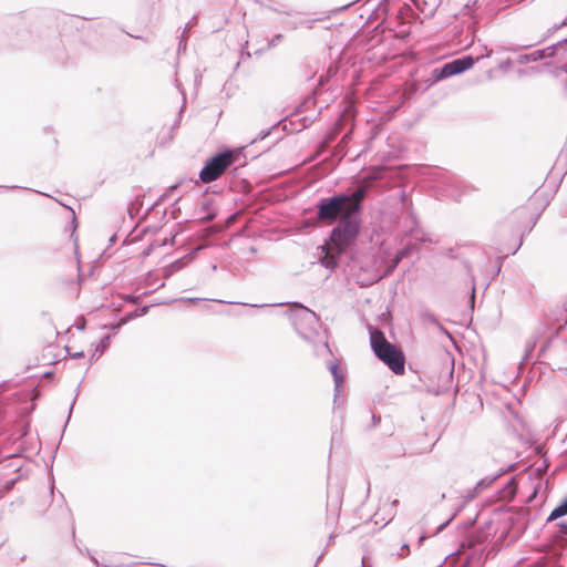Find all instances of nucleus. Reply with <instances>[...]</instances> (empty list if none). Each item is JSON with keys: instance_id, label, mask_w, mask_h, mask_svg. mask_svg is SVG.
<instances>
[{"instance_id": "1", "label": "nucleus", "mask_w": 567, "mask_h": 567, "mask_svg": "<svg viewBox=\"0 0 567 567\" xmlns=\"http://www.w3.org/2000/svg\"><path fill=\"white\" fill-rule=\"evenodd\" d=\"M367 196V187L360 186L347 192L336 193L330 197H322L316 204L317 216L326 223H334L341 214L347 213L348 207L353 203L363 204Z\"/></svg>"}, {"instance_id": "2", "label": "nucleus", "mask_w": 567, "mask_h": 567, "mask_svg": "<svg viewBox=\"0 0 567 567\" xmlns=\"http://www.w3.org/2000/svg\"><path fill=\"white\" fill-rule=\"evenodd\" d=\"M363 210V204L353 203L348 207L347 213L341 215L338 224L330 233V240L340 248H346L353 244L361 228L360 215Z\"/></svg>"}, {"instance_id": "3", "label": "nucleus", "mask_w": 567, "mask_h": 567, "mask_svg": "<svg viewBox=\"0 0 567 567\" xmlns=\"http://www.w3.org/2000/svg\"><path fill=\"white\" fill-rule=\"evenodd\" d=\"M370 344L374 355L396 375L405 372V357L399 348L389 342L380 330H370Z\"/></svg>"}, {"instance_id": "4", "label": "nucleus", "mask_w": 567, "mask_h": 567, "mask_svg": "<svg viewBox=\"0 0 567 567\" xmlns=\"http://www.w3.org/2000/svg\"><path fill=\"white\" fill-rule=\"evenodd\" d=\"M508 458H517V461H548L545 452V445L535 440L530 434H511V446L508 447Z\"/></svg>"}, {"instance_id": "5", "label": "nucleus", "mask_w": 567, "mask_h": 567, "mask_svg": "<svg viewBox=\"0 0 567 567\" xmlns=\"http://www.w3.org/2000/svg\"><path fill=\"white\" fill-rule=\"evenodd\" d=\"M241 148H226L210 156L199 172V179L204 184L218 179L231 165L240 161Z\"/></svg>"}, {"instance_id": "6", "label": "nucleus", "mask_w": 567, "mask_h": 567, "mask_svg": "<svg viewBox=\"0 0 567 567\" xmlns=\"http://www.w3.org/2000/svg\"><path fill=\"white\" fill-rule=\"evenodd\" d=\"M290 320L297 333L305 340L310 341L318 334L320 321L316 312L300 302H293L289 311Z\"/></svg>"}, {"instance_id": "7", "label": "nucleus", "mask_w": 567, "mask_h": 567, "mask_svg": "<svg viewBox=\"0 0 567 567\" xmlns=\"http://www.w3.org/2000/svg\"><path fill=\"white\" fill-rule=\"evenodd\" d=\"M452 76H454V74L452 72L451 65L449 62H446L440 68L432 69L429 76L425 79L415 81L409 89V94H414L419 90L424 92L437 82L450 79Z\"/></svg>"}, {"instance_id": "8", "label": "nucleus", "mask_w": 567, "mask_h": 567, "mask_svg": "<svg viewBox=\"0 0 567 567\" xmlns=\"http://www.w3.org/2000/svg\"><path fill=\"white\" fill-rule=\"evenodd\" d=\"M433 181L439 187H442L445 194L453 198L461 196V179L446 171H436L433 173Z\"/></svg>"}, {"instance_id": "9", "label": "nucleus", "mask_w": 567, "mask_h": 567, "mask_svg": "<svg viewBox=\"0 0 567 567\" xmlns=\"http://www.w3.org/2000/svg\"><path fill=\"white\" fill-rule=\"evenodd\" d=\"M504 473L503 470H499L493 475H487L480 481L476 482L475 486L467 491L466 494L463 495L464 502L468 503L472 499H474L480 493H482L485 488H487L493 482H495L502 474Z\"/></svg>"}, {"instance_id": "10", "label": "nucleus", "mask_w": 567, "mask_h": 567, "mask_svg": "<svg viewBox=\"0 0 567 567\" xmlns=\"http://www.w3.org/2000/svg\"><path fill=\"white\" fill-rule=\"evenodd\" d=\"M200 250V247H196L192 249L189 252L184 255L183 257L176 259L175 261L171 262L164 268V277L168 278L174 272L182 270L187 264L193 261L197 255V252Z\"/></svg>"}, {"instance_id": "11", "label": "nucleus", "mask_w": 567, "mask_h": 567, "mask_svg": "<svg viewBox=\"0 0 567 567\" xmlns=\"http://www.w3.org/2000/svg\"><path fill=\"white\" fill-rule=\"evenodd\" d=\"M287 125L284 123V121H278L274 125H271L269 128L261 130L258 135L250 142L251 144L256 143L257 141H264L265 138L269 136H274L272 144L278 143L281 138V132L286 131Z\"/></svg>"}, {"instance_id": "12", "label": "nucleus", "mask_w": 567, "mask_h": 567, "mask_svg": "<svg viewBox=\"0 0 567 567\" xmlns=\"http://www.w3.org/2000/svg\"><path fill=\"white\" fill-rule=\"evenodd\" d=\"M439 372V389L435 391V394H440L443 391H446L452 385L453 381V364H440L437 367Z\"/></svg>"}, {"instance_id": "13", "label": "nucleus", "mask_w": 567, "mask_h": 567, "mask_svg": "<svg viewBox=\"0 0 567 567\" xmlns=\"http://www.w3.org/2000/svg\"><path fill=\"white\" fill-rule=\"evenodd\" d=\"M35 403L25 402L23 406L19 409V425H20V437H24L29 433L30 423L28 421L29 415L34 411Z\"/></svg>"}, {"instance_id": "14", "label": "nucleus", "mask_w": 567, "mask_h": 567, "mask_svg": "<svg viewBox=\"0 0 567 567\" xmlns=\"http://www.w3.org/2000/svg\"><path fill=\"white\" fill-rule=\"evenodd\" d=\"M452 72L454 75H458L470 69H472L475 64V59L471 55H463L452 61H449Z\"/></svg>"}, {"instance_id": "15", "label": "nucleus", "mask_w": 567, "mask_h": 567, "mask_svg": "<svg viewBox=\"0 0 567 567\" xmlns=\"http://www.w3.org/2000/svg\"><path fill=\"white\" fill-rule=\"evenodd\" d=\"M328 369L330 370L332 378H333L334 398H337L342 390V385L344 382V374L342 373L340 365L337 361L329 363Z\"/></svg>"}, {"instance_id": "16", "label": "nucleus", "mask_w": 567, "mask_h": 567, "mask_svg": "<svg viewBox=\"0 0 567 567\" xmlns=\"http://www.w3.org/2000/svg\"><path fill=\"white\" fill-rule=\"evenodd\" d=\"M544 59H546L545 51L536 50V51L530 52V53L520 54L518 56V59H517V62L519 64H527L529 62H536V61H540V60H544Z\"/></svg>"}, {"instance_id": "17", "label": "nucleus", "mask_w": 567, "mask_h": 567, "mask_svg": "<svg viewBox=\"0 0 567 567\" xmlns=\"http://www.w3.org/2000/svg\"><path fill=\"white\" fill-rule=\"evenodd\" d=\"M150 308H151V306L146 305V306H142V307L126 313L122 318V324H126L127 322H130L138 317L145 316L150 311Z\"/></svg>"}, {"instance_id": "18", "label": "nucleus", "mask_w": 567, "mask_h": 567, "mask_svg": "<svg viewBox=\"0 0 567 567\" xmlns=\"http://www.w3.org/2000/svg\"><path fill=\"white\" fill-rule=\"evenodd\" d=\"M111 342V334H104L95 347V353L92 355L91 360L97 359L102 355L105 350L109 348Z\"/></svg>"}, {"instance_id": "19", "label": "nucleus", "mask_w": 567, "mask_h": 567, "mask_svg": "<svg viewBox=\"0 0 567 567\" xmlns=\"http://www.w3.org/2000/svg\"><path fill=\"white\" fill-rule=\"evenodd\" d=\"M565 515H567V497L551 511L547 518V522L555 520Z\"/></svg>"}, {"instance_id": "20", "label": "nucleus", "mask_w": 567, "mask_h": 567, "mask_svg": "<svg viewBox=\"0 0 567 567\" xmlns=\"http://www.w3.org/2000/svg\"><path fill=\"white\" fill-rule=\"evenodd\" d=\"M536 343H537V338H534L527 342L522 363H525V364L530 363L532 354L536 348Z\"/></svg>"}, {"instance_id": "21", "label": "nucleus", "mask_w": 567, "mask_h": 567, "mask_svg": "<svg viewBox=\"0 0 567 567\" xmlns=\"http://www.w3.org/2000/svg\"><path fill=\"white\" fill-rule=\"evenodd\" d=\"M517 491V481L515 476H512L507 483L504 485L503 495L504 496H514Z\"/></svg>"}, {"instance_id": "22", "label": "nucleus", "mask_w": 567, "mask_h": 567, "mask_svg": "<svg viewBox=\"0 0 567 567\" xmlns=\"http://www.w3.org/2000/svg\"><path fill=\"white\" fill-rule=\"evenodd\" d=\"M565 326H567V313H566V319H565L564 326H560V327L555 331V333H554L550 338H548V339L544 342V344L540 347V349H539V354H538L539 357H540V355H543V354L548 350V348L550 347L551 340H553L554 338H556V337L560 333L561 329H563Z\"/></svg>"}, {"instance_id": "23", "label": "nucleus", "mask_w": 567, "mask_h": 567, "mask_svg": "<svg viewBox=\"0 0 567 567\" xmlns=\"http://www.w3.org/2000/svg\"><path fill=\"white\" fill-rule=\"evenodd\" d=\"M13 457L22 458L25 462L32 461V455L28 454V450L22 449V447H19V450L17 452L8 454L6 456V458H13Z\"/></svg>"}, {"instance_id": "24", "label": "nucleus", "mask_w": 567, "mask_h": 567, "mask_svg": "<svg viewBox=\"0 0 567 567\" xmlns=\"http://www.w3.org/2000/svg\"><path fill=\"white\" fill-rule=\"evenodd\" d=\"M424 319H425L429 323H431V324H433V326L437 327L441 331H443L445 334H447V336H449V331H447V330H446V329H445V328H444V327L439 322V320H437V318L435 317V315H434V313H432V312H426V313L424 315Z\"/></svg>"}, {"instance_id": "25", "label": "nucleus", "mask_w": 567, "mask_h": 567, "mask_svg": "<svg viewBox=\"0 0 567 567\" xmlns=\"http://www.w3.org/2000/svg\"><path fill=\"white\" fill-rule=\"evenodd\" d=\"M567 43V39H564V40H560L558 41L557 43H554L545 49H542L543 51H545V54H546V59L547 58H550V56H554L556 50L559 48V47H563L564 44Z\"/></svg>"}, {"instance_id": "26", "label": "nucleus", "mask_w": 567, "mask_h": 567, "mask_svg": "<svg viewBox=\"0 0 567 567\" xmlns=\"http://www.w3.org/2000/svg\"><path fill=\"white\" fill-rule=\"evenodd\" d=\"M415 250V245H406L396 251L399 259L409 257Z\"/></svg>"}, {"instance_id": "27", "label": "nucleus", "mask_w": 567, "mask_h": 567, "mask_svg": "<svg viewBox=\"0 0 567 567\" xmlns=\"http://www.w3.org/2000/svg\"><path fill=\"white\" fill-rule=\"evenodd\" d=\"M176 301L190 302V303H197V302H200V301H216V302H221V303L225 302L224 300L202 299V298H179V299H174L171 302H176Z\"/></svg>"}, {"instance_id": "28", "label": "nucleus", "mask_w": 567, "mask_h": 567, "mask_svg": "<svg viewBox=\"0 0 567 567\" xmlns=\"http://www.w3.org/2000/svg\"><path fill=\"white\" fill-rule=\"evenodd\" d=\"M178 187V184H175V185H172L169 188H168V192L164 193L148 209H147V214L151 213L157 205H159V203L168 195V193H173L175 189H177Z\"/></svg>"}, {"instance_id": "29", "label": "nucleus", "mask_w": 567, "mask_h": 567, "mask_svg": "<svg viewBox=\"0 0 567 567\" xmlns=\"http://www.w3.org/2000/svg\"><path fill=\"white\" fill-rule=\"evenodd\" d=\"M403 259H399L398 255L395 254L394 258L392 259L391 264L389 265L384 276L390 275L402 261Z\"/></svg>"}, {"instance_id": "30", "label": "nucleus", "mask_w": 567, "mask_h": 567, "mask_svg": "<svg viewBox=\"0 0 567 567\" xmlns=\"http://www.w3.org/2000/svg\"><path fill=\"white\" fill-rule=\"evenodd\" d=\"M458 512H460V508H457L444 523H442L437 527L436 534L441 533L455 518V516L458 514Z\"/></svg>"}, {"instance_id": "31", "label": "nucleus", "mask_w": 567, "mask_h": 567, "mask_svg": "<svg viewBox=\"0 0 567 567\" xmlns=\"http://www.w3.org/2000/svg\"><path fill=\"white\" fill-rule=\"evenodd\" d=\"M179 199L181 198L175 199V202L172 204L171 216L173 219L178 218V216L181 214V208L178 207Z\"/></svg>"}, {"instance_id": "32", "label": "nucleus", "mask_w": 567, "mask_h": 567, "mask_svg": "<svg viewBox=\"0 0 567 567\" xmlns=\"http://www.w3.org/2000/svg\"><path fill=\"white\" fill-rule=\"evenodd\" d=\"M124 324H122V318L120 319V321L117 323H107V324H104L103 328L104 329H109V330H112L113 331V334H116L117 331L121 329V327H123Z\"/></svg>"}, {"instance_id": "33", "label": "nucleus", "mask_w": 567, "mask_h": 567, "mask_svg": "<svg viewBox=\"0 0 567 567\" xmlns=\"http://www.w3.org/2000/svg\"><path fill=\"white\" fill-rule=\"evenodd\" d=\"M284 35L281 33L275 34L268 42V48H275L280 41H282Z\"/></svg>"}, {"instance_id": "34", "label": "nucleus", "mask_w": 567, "mask_h": 567, "mask_svg": "<svg viewBox=\"0 0 567 567\" xmlns=\"http://www.w3.org/2000/svg\"><path fill=\"white\" fill-rule=\"evenodd\" d=\"M512 65H513V61L509 58H507L506 60H504L499 63V69L502 71L506 72V71L511 70Z\"/></svg>"}, {"instance_id": "35", "label": "nucleus", "mask_w": 567, "mask_h": 567, "mask_svg": "<svg viewBox=\"0 0 567 567\" xmlns=\"http://www.w3.org/2000/svg\"><path fill=\"white\" fill-rule=\"evenodd\" d=\"M140 296H135V295H126L124 296V301L126 302H131V303H138L140 302Z\"/></svg>"}, {"instance_id": "36", "label": "nucleus", "mask_w": 567, "mask_h": 567, "mask_svg": "<svg viewBox=\"0 0 567 567\" xmlns=\"http://www.w3.org/2000/svg\"><path fill=\"white\" fill-rule=\"evenodd\" d=\"M48 474H49V481H50V492H51V495H53V493H54V478H53V474H52V465L50 466V468H48Z\"/></svg>"}, {"instance_id": "37", "label": "nucleus", "mask_w": 567, "mask_h": 567, "mask_svg": "<svg viewBox=\"0 0 567 567\" xmlns=\"http://www.w3.org/2000/svg\"><path fill=\"white\" fill-rule=\"evenodd\" d=\"M530 47H532V44H526V45H522V47H505L504 50L509 51V52H517L520 49H528Z\"/></svg>"}, {"instance_id": "38", "label": "nucleus", "mask_w": 567, "mask_h": 567, "mask_svg": "<svg viewBox=\"0 0 567 567\" xmlns=\"http://www.w3.org/2000/svg\"><path fill=\"white\" fill-rule=\"evenodd\" d=\"M79 390H80V385L76 388V393L72 400V403L70 405V410H69V416H68V421L70 420L71 417V414H72V411H73V408H74V404H75V401H76V398H78V394H79Z\"/></svg>"}, {"instance_id": "39", "label": "nucleus", "mask_w": 567, "mask_h": 567, "mask_svg": "<svg viewBox=\"0 0 567 567\" xmlns=\"http://www.w3.org/2000/svg\"><path fill=\"white\" fill-rule=\"evenodd\" d=\"M560 535H567V523L560 522L557 524Z\"/></svg>"}, {"instance_id": "40", "label": "nucleus", "mask_w": 567, "mask_h": 567, "mask_svg": "<svg viewBox=\"0 0 567 567\" xmlns=\"http://www.w3.org/2000/svg\"><path fill=\"white\" fill-rule=\"evenodd\" d=\"M86 327V320L84 318H81L76 323H75V328L78 330H81L83 331Z\"/></svg>"}, {"instance_id": "41", "label": "nucleus", "mask_w": 567, "mask_h": 567, "mask_svg": "<svg viewBox=\"0 0 567 567\" xmlns=\"http://www.w3.org/2000/svg\"><path fill=\"white\" fill-rule=\"evenodd\" d=\"M198 23L197 16H193L190 21H188L185 25L186 30H190L192 27L196 25Z\"/></svg>"}, {"instance_id": "42", "label": "nucleus", "mask_w": 567, "mask_h": 567, "mask_svg": "<svg viewBox=\"0 0 567 567\" xmlns=\"http://www.w3.org/2000/svg\"><path fill=\"white\" fill-rule=\"evenodd\" d=\"M559 29H561L559 23L553 25L551 28L548 29L547 34L545 35V38H548V37L553 35Z\"/></svg>"}, {"instance_id": "43", "label": "nucleus", "mask_w": 567, "mask_h": 567, "mask_svg": "<svg viewBox=\"0 0 567 567\" xmlns=\"http://www.w3.org/2000/svg\"><path fill=\"white\" fill-rule=\"evenodd\" d=\"M372 426H377L381 422V416L377 414L371 415Z\"/></svg>"}, {"instance_id": "44", "label": "nucleus", "mask_w": 567, "mask_h": 567, "mask_svg": "<svg viewBox=\"0 0 567 567\" xmlns=\"http://www.w3.org/2000/svg\"><path fill=\"white\" fill-rule=\"evenodd\" d=\"M216 217V214L208 213L206 216L200 217V220L206 223L210 221Z\"/></svg>"}, {"instance_id": "45", "label": "nucleus", "mask_w": 567, "mask_h": 567, "mask_svg": "<svg viewBox=\"0 0 567 567\" xmlns=\"http://www.w3.org/2000/svg\"><path fill=\"white\" fill-rule=\"evenodd\" d=\"M549 464H550V463H547V462L542 463V466L537 467V471H538L539 473H545V472L548 470Z\"/></svg>"}, {"instance_id": "46", "label": "nucleus", "mask_w": 567, "mask_h": 567, "mask_svg": "<svg viewBox=\"0 0 567 567\" xmlns=\"http://www.w3.org/2000/svg\"><path fill=\"white\" fill-rule=\"evenodd\" d=\"M351 136H352V131L347 132V133L342 136L341 143H347L348 141H350V140H351Z\"/></svg>"}, {"instance_id": "47", "label": "nucleus", "mask_w": 567, "mask_h": 567, "mask_svg": "<svg viewBox=\"0 0 567 567\" xmlns=\"http://www.w3.org/2000/svg\"><path fill=\"white\" fill-rule=\"evenodd\" d=\"M70 357L71 358H74V359H80V358H83L84 357V352L83 351H78V352H74V353H70Z\"/></svg>"}, {"instance_id": "48", "label": "nucleus", "mask_w": 567, "mask_h": 567, "mask_svg": "<svg viewBox=\"0 0 567 567\" xmlns=\"http://www.w3.org/2000/svg\"><path fill=\"white\" fill-rule=\"evenodd\" d=\"M189 30L184 29L179 40H183V42H187V32Z\"/></svg>"}, {"instance_id": "49", "label": "nucleus", "mask_w": 567, "mask_h": 567, "mask_svg": "<svg viewBox=\"0 0 567 567\" xmlns=\"http://www.w3.org/2000/svg\"><path fill=\"white\" fill-rule=\"evenodd\" d=\"M185 49H186V42H183V40H179V42H178V51H182V50L185 51Z\"/></svg>"}, {"instance_id": "50", "label": "nucleus", "mask_w": 567, "mask_h": 567, "mask_svg": "<svg viewBox=\"0 0 567 567\" xmlns=\"http://www.w3.org/2000/svg\"><path fill=\"white\" fill-rule=\"evenodd\" d=\"M362 567H371V565L368 564V558L365 556L362 557Z\"/></svg>"}, {"instance_id": "51", "label": "nucleus", "mask_w": 567, "mask_h": 567, "mask_svg": "<svg viewBox=\"0 0 567 567\" xmlns=\"http://www.w3.org/2000/svg\"><path fill=\"white\" fill-rule=\"evenodd\" d=\"M87 554H89V556H90V559H91L94 564H96V565H97V564H99V563H97V559H96L93 555H91L89 550H87Z\"/></svg>"}, {"instance_id": "52", "label": "nucleus", "mask_w": 567, "mask_h": 567, "mask_svg": "<svg viewBox=\"0 0 567 567\" xmlns=\"http://www.w3.org/2000/svg\"><path fill=\"white\" fill-rule=\"evenodd\" d=\"M16 481L7 482V488L10 489L13 487Z\"/></svg>"}, {"instance_id": "53", "label": "nucleus", "mask_w": 567, "mask_h": 567, "mask_svg": "<svg viewBox=\"0 0 567 567\" xmlns=\"http://www.w3.org/2000/svg\"><path fill=\"white\" fill-rule=\"evenodd\" d=\"M409 215H410L411 219L413 220V223H415V221H416L415 214L411 210V212L409 213Z\"/></svg>"}, {"instance_id": "54", "label": "nucleus", "mask_w": 567, "mask_h": 567, "mask_svg": "<svg viewBox=\"0 0 567 567\" xmlns=\"http://www.w3.org/2000/svg\"><path fill=\"white\" fill-rule=\"evenodd\" d=\"M522 243H523V236L520 237L519 244H518L517 248L514 249L513 254L517 252L518 248L522 246Z\"/></svg>"}, {"instance_id": "55", "label": "nucleus", "mask_w": 567, "mask_h": 567, "mask_svg": "<svg viewBox=\"0 0 567 567\" xmlns=\"http://www.w3.org/2000/svg\"><path fill=\"white\" fill-rule=\"evenodd\" d=\"M559 24H560V28L567 25V18L565 20H563Z\"/></svg>"}, {"instance_id": "56", "label": "nucleus", "mask_w": 567, "mask_h": 567, "mask_svg": "<svg viewBox=\"0 0 567 567\" xmlns=\"http://www.w3.org/2000/svg\"><path fill=\"white\" fill-rule=\"evenodd\" d=\"M402 203H403V205L406 204V195L404 193L402 194Z\"/></svg>"}, {"instance_id": "57", "label": "nucleus", "mask_w": 567, "mask_h": 567, "mask_svg": "<svg viewBox=\"0 0 567 567\" xmlns=\"http://www.w3.org/2000/svg\"><path fill=\"white\" fill-rule=\"evenodd\" d=\"M251 307H256V308H265L267 307V305H250Z\"/></svg>"}, {"instance_id": "58", "label": "nucleus", "mask_w": 567, "mask_h": 567, "mask_svg": "<svg viewBox=\"0 0 567 567\" xmlns=\"http://www.w3.org/2000/svg\"><path fill=\"white\" fill-rule=\"evenodd\" d=\"M460 567H470V561L466 560L463 565H461Z\"/></svg>"}, {"instance_id": "59", "label": "nucleus", "mask_w": 567, "mask_h": 567, "mask_svg": "<svg viewBox=\"0 0 567 567\" xmlns=\"http://www.w3.org/2000/svg\"><path fill=\"white\" fill-rule=\"evenodd\" d=\"M516 464H517V463H512V464L509 465L508 470H514V468H516Z\"/></svg>"}, {"instance_id": "60", "label": "nucleus", "mask_w": 567, "mask_h": 567, "mask_svg": "<svg viewBox=\"0 0 567 567\" xmlns=\"http://www.w3.org/2000/svg\"><path fill=\"white\" fill-rule=\"evenodd\" d=\"M115 240H116V237H115V236H112V237L110 238V243H111V244H114V243H115Z\"/></svg>"}, {"instance_id": "61", "label": "nucleus", "mask_w": 567, "mask_h": 567, "mask_svg": "<svg viewBox=\"0 0 567 567\" xmlns=\"http://www.w3.org/2000/svg\"><path fill=\"white\" fill-rule=\"evenodd\" d=\"M561 543H563L564 546H567V539L566 538L561 539Z\"/></svg>"}, {"instance_id": "62", "label": "nucleus", "mask_w": 567, "mask_h": 567, "mask_svg": "<svg viewBox=\"0 0 567 567\" xmlns=\"http://www.w3.org/2000/svg\"><path fill=\"white\" fill-rule=\"evenodd\" d=\"M250 250H251L252 254L257 252V249L255 247H251Z\"/></svg>"}, {"instance_id": "63", "label": "nucleus", "mask_w": 567, "mask_h": 567, "mask_svg": "<svg viewBox=\"0 0 567 567\" xmlns=\"http://www.w3.org/2000/svg\"><path fill=\"white\" fill-rule=\"evenodd\" d=\"M545 39H546V38L544 37V39L538 40V41H537V44H540L542 42H544V40H545Z\"/></svg>"}, {"instance_id": "64", "label": "nucleus", "mask_w": 567, "mask_h": 567, "mask_svg": "<svg viewBox=\"0 0 567 567\" xmlns=\"http://www.w3.org/2000/svg\"><path fill=\"white\" fill-rule=\"evenodd\" d=\"M207 207H208V204H207V203H205V204L203 205V209H207Z\"/></svg>"}]
</instances>
